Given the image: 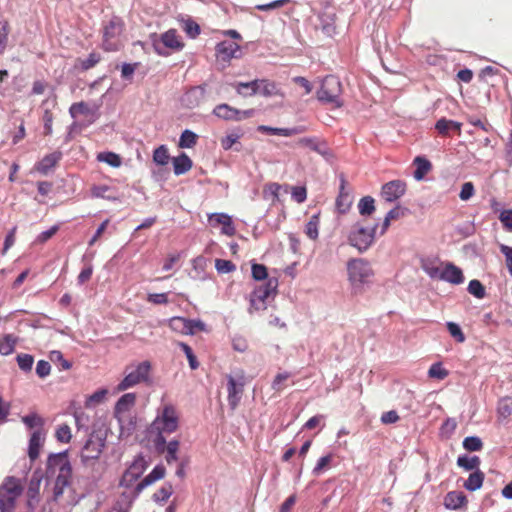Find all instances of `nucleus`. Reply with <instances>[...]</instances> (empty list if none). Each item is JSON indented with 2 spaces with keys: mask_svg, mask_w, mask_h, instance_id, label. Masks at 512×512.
<instances>
[{
  "mask_svg": "<svg viewBox=\"0 0 512 512\" xmlns=\"http://www.w3.org/2000/svg\"><path fill=\"white\" fill-rule=\"evenodd\" d=\"M148 467V463L141 455L137 456L132 464L123 473L120 486L125 488L134 487V493L140 494L146 487L154 482L161 480L165 476L166 469L163 465H157L154 469L141 481L139 478L143 475Z\"/></svg>",
  "mask_w": 512,
  "mask_h": 512,
  "instance_id": "1",
  "label": "nucleus"
},
{
  "mask_svg": "<svg viewBox=\"0 0 512 512\" xmlns=\"http://www.w3.org/2000/svg\"><path fill=\"white\" fill-rule=\"evenodd\" d=\"M125 22L119 16L104 21L101 28V48L106 52L119 51L124 46Z\"/></svg>",
  "mask_w": 512,
  "mask_h": 512,
  "instance_id": "2",
  "label": "nucleus"
},
{
  "mask_svg": "<svg viewBox=\"0 0 512 512\" xmlns=\"http://www.w3.org/2000/svg\"><path fill=\"white\" fill-rule=\"evenodd\" d=\"M178 418H155L147 429V437L153 442L156 450L163 453L166 437L178 428Z\"/></svg>",
  "mask_w": 512,
  "mask_h": 512,
  "instance_id": "3",
  "label": "nucleus"
},
{
  "mask_svg": "<svg viewBox=\"0 0 512 512\" xmlns=\"http://www.w3.org/2000/svg\"><path fill=\"white\" fill-rule=\"evenodd\" d=\"M46 472L50 476H56L55 483L70 486L72 479V466L68 453L61 452L50 454L47 459Z\"/></svg>",
  "mask_w": 512,
  "mask_h": 512,
  "instance_id": "4",
  "label": "nucleus"
},
{
  "mask_svg": "<svg viewBox=\"0 0 512 512\" xmlns=\"http://www.w3.org/2000/svg\"><path fill=\"white\" fill-rule=\"evenodd\" d=\"M26 428L30 431V440L28 446V456L30 460L35 461L44 445L47 431L44 428L43 418H22Z\"/></svg>",
  "mask_w": 512,
  "mask_h": 512,
  "instance_id": "5",
  "label": "nucleus"
},
{
  "mask_svg": "<svg viewBox=\"0 0 512 512\" xmlns=\"http://www.w3.org/2000/svg\"><path fill=\"white\" fill-rule=\"evenodd\" d=\"M342 84L338 77L329 75L326 76L321 84L320 89L317 91V99L325 104H330L335 108L343 105L341 101Z\"/></svg>",
  "mask_w": 512,
  "mask_h": 512,
  "instance_id": "6",
  "label": "nucleus"
},
{
  "mask_svg": "<svg viewBox=\"0 0 512 512\" xmlns=\"http://www.w3.org/2000/svg\"><path fill=\"white\" fill-rule=\"evenodd\" d=\"M153 49L159 56L167 57L172 53L181 51L185 43L176 29H169L152 42Z\"/></svg>",
  "mask_w": 512,
  "mask_h": 512,
  "instance_id": "7",
  "label": "nucleus"
},
{
  "mask_svg": "<svg viewBox=\"0 0 512 512\" xmlns=\"http://www.w3.org/2000/svg\"><path fill=\"white\" fill-rule=\"evenodd\" d=\"M227 400L232 409L236 408L244 393L247 376L244 370L235 369L226 375Z\"/></svg>",
  "mask_w": 512,
  "mask_h": 512,
  "instance_id": "8",
  "label": "nucleus"
},
{
  "mask_svg": "<svg viewBox=\"0 0 512 512\" xmlns=\"http://www.w3.org/2000/svg\"><path fill=\"white\" fill-rule=\"evenodd\" d=\"M23 487L20 480L15 477H7L0 486V510L11 512L17 498L22 494Z\"/></svg>",
  "mask_w": 512,
  "mask_h": 512,
  "instance_id": "9",
  "label": "nucleus"
},
{
  "mask_svg": "<svg viewBox=\"0 0 512 512\" xmlns=\"http://www.w3.org/2000/svg\"><path fill=\"white\" fill-rule=\"evenodd\" d=\"M277 286L276 278H269L265 284L257 286L250 295L249 312L266 309L267 300L277 293Z\"/></svg>",
  "mask_w": 512,
  "mask_h": 512,
  "instance_id": "10",
  "label": "nucleus"
},
{
  "mask_svg": "<svg viewBox=\"0 0 512 512\" xmlns=\"http://www.w3.org/2000/svg\"><path fill=\"white\" fill-rule=\"evenodd\" d=\"M347 271L348 279L353 286L368 283L374 274L369 262L364 259L350 260L347 263Z\"/></svg>",
  "mask_w": 512,
  "mask_h": 512,
  "instance_id": "11",
  "label": "nucleus"
},
{
  "mask_svg": "<svg viewBox=\"0 0 512 512\" xmlns=\"http://www.w3.org/2000/svg\"><path fill=\"white\" fill-rule=\"evenodd\" d=\"M151 370L149 361L139 363L132 371H130L124 379L117 385V391H125L135 385L147 381Z\"/></svg>",
  "mask_w": 512,
  "mask_h": 512,
  "instance_id": "12",
  "label": "nucleus"
},
{
  "mask_svg": "<svg viewBox=\"0 0 512 512\" xmlns=\"http://www.w3.org/2000/svg\"><path fill=\"white\" fill-rule=\"evenodd\" d=\"M375 224L370 229L357 223L356 230L353 231L349 236V241L352 246L357 248L360 252L366 251L374 242L375 232L377 228Z\"/></svg>",
  "mask_w": 512,
  "mask_h": 512,
  "instance_id": "13",
  "label": "nucleus"
},
{
  "mask_svg": "<svg viewBox=\"0 0 512 512\" xmlns=\"http://www.w3.org/2000/svg\"><path fill=\"white\" fill-rule=\"evenodd\" d=\"M213 114L218 118L228 121H241L254 115V110H238L228 104H219L213 109Z\"/></svg>",
  "mask_w": 512,
  "mask_h": 512,
  "instance_id": "14",
  "label": "nucleus"
},
{
  "mask_svg": "<svg viewBox=\"0 0 512 512\" xmlns=\"http://www.w3.org/2000/svg\"><path fill=\"white\" fill-rule=\"evenodd\" d=\"M407 190V184L403 180H392L385 183L380 192L381 198L388 203H392L400 199Z\"/></svg>",
  "mask_w": 512,
  "mask_h": 512,
  "instance_id": "15",
  "label": "nucleus"
},
{
  "mask_svg": "<svg viewBox=\"0 0 512 512\" xmlns=\"http://www.w3.org/2000/svg\"><path fill=\"white\" fill-rule=\"evenodd\" d=\"M104 445L101 438L89 437L81 451L82 463L87 465L90 461L97 460L102 454Z\"/></svg>",
  "mask_w": 512,
  "mask_h": 512,
  "instance_id": "16",
  "label": "nucleus"
},
{
  "mask_svg": "<svg viewBox=\"0 0 512 512\" xmlns=\"http://www.w3.org/2000/svg\"><path fill=\"white\" fill-rule=\"evenodd\" d=\"M439 279L454 285H459L464 282V275L459 267L452 263H447L442 269Z\"/></svg>",
  "mask_w": 512,
  "mask_h": 512,
  "instance_id": "17",
  "label": "nucleus"
},
{
  "mask_svg": "<svg viewBox=\"0 0 512 512\" xmlns=\"http://www.w3.org/2000/svg\"><path fill=\"white\" fill-rule=\"evenodd\" d=\"M205 97V88L196 86L189 89L182 98V103L185 107L193 109L199 106Z\"/></svg>",
  "mask_w": 512,
  "mask_h": 512,
  "instance_id": "18",
  "label": "nucleus"
},
{
  "mask_svg": "<svg viewBox=\"0 0 512 512\" xmlns=\"http://www.w3.org/2000/svg\"><path fill=\"white\" fill-rule=\"evenodd\" d=\"M240 51V46L232 41H222L216 46V55L218 59L229 62L237 57L236 53Z\"/></svg>",
  "mask_w": 512,
  "mask_h": 512,
  "instance_id": "19",
  "label": "nucleus"
},
{
  "mask_svg": "<svg viewBox=\"0 0 512 512\" xmlns=\"http://www.w3.org/2000/svg\"><path fill=\"white\" fill-rule=\"evenodd\" d=\"M209 220L213 226L221 225L222 233L227 236H234L236 229L233 225L232 218L224 213H214L209 216Z\"/></svg>",
  "mask_w": 512,
  "mask_h": 512,
  "instance_id": "20",
  "label": "nucleus"
},
{
  "mask_svg": "<svg viewBox=\"0 0 512 512\" xmlns=\"http://www.w3.org/2000/svg\"><path fill=\"white\" fill-rule=\"evenodd\" d=\"M40 486L41 479L33 476L29 481L27 489V505L31 509H34L40 501Z\"/></svg>",
  "mask_w": 512,
  "mask_h": 512,
  "instance_id": "21",
  "label": "nucleus"
},
{
  "mask_svg": "<svg viewBox=\"0 0 512 512\" xmlns=\"http://www.w3.org/2000/svg\"><path fill=\"white\" fill-rule=\"evenodd\" d=\"M283 190L285 193L288 192V185H280L276 182H270L265 184L263 187V198L271 201L272 204L280 201V191Z\"/></svg>",
  "mask_w": 512,
  "mask_h": 512,
  "instance_id": "22",
  "label": "nucleus"
},
{
  "mask_svg": "<svg viewBox=\"0 0 512 512\" xmlns=\"http://www.w3.org/2000/svg\"><path fill=\"white\" fill-rule=\"evenodd\" d=\"M467 502V497L460 491H451L444 498L445 507L453 510L466 506Z\"/></svg>",
  "mask_w": 512,
  "mask_h": 512,
  "instance_id": "23",
  "label": "nucleus"
},
{
  "mask_svg": "<svg viewBox=\"0 0 512 512\" xmlns=\"http://www.w3.org/2000/svg\"><path fill=\"white\" fill-rule=\"evenodd\" d=\"M345 185L346 181L344 178H342L340 184V192L336 199V208L341 214L346 213L352 203V198L350 194L345 190Z\"/></svg>",
  "mask_w": 512,
  "mask_h": 512,
  "instance_id": "24",
  "label": "nucleus"
},
{
  "mask_svg": "<svg viewBox=\"0 0 512 512\" xmlns=\"http://www.w3.org/2000/svg\"><path fill=\"white\" fill-rule=\"evenodd\" d=\"M413 164L416 166L413 176L418 181L424 179V177L432 170L431 162L423 156L415 157Z\"/></svg>",
  "mask_w": 512,
  "mask_h": 512,
  "instance_id": "25",
  "label": "nucleus"
},
{
  "mask_svg": "<svg viewBox=\"0 0 512 512\" xmlns=\"http://www.w3.org/2000/svg\"><path fill=\"white\" fill-rule=\"evenodd\" d=\"M61 159L60 152H53L51 154L46 155L40 162L36 165V170L42 174H47Z\"/></svg>",
  "mask_w": 512,
  "mask_h": 512,
  "instance_id": "26",
  "label": "nucleus"
},
{
  "mask_svg": "<svg viewBox=\"0 0 512 512\" xmlns=\"http://www.w3.org/2000/svg\"><path fill=\"white\" fill-rule=\"evenodd\" d=\"M136 395L134 393H126L122 395L115 405V414H124L131 410L135 405Z\"/></svg>",
  "mask_w": 512,
  "mask_h": 512,
  "instance_id": "27",
  "label": "nucleus"
},
{
  "mask_svg": "<svg viewBox=\"0 0 512 512\" xmlns=\"http://www.w3.org/2000/svg\"><path fill=\"white\" fill-rule=\"evenodd\" d=\"M435 128L441 135H448L451 130H454L457 132V134L461 133V123L448 120L446 118L439 119L436 124Z\"/></svg>",
  "mask_w": 512,
  "mask_h": 512,
  "instance_id": "28",
  "label": "nucleus"
},
{
  "mask_svg": "<svg viewBox=\"0 0 512 512\" xmlns=\"http://www.w3.org/2000/svg\"><path fill=\"white\" fill-rule=\"evenodd\" d=\"M484 478V473L481 470L477 469L476 471L469 475L468 479L464 482L463 486L468 491H476L482 487Z\"/></svg>",
  "mask_w": 512,
  "mask_h": 512,
  "instance_id": "29",
  "label": "nucleus"
},
{
  "mask_svg": "<svg viewBox=\"0 0 512 512\" xmlns=\"http://www.w3.org/2000/svg\"><path fill=\"white\" fill-rule=\"evenodd\" d=\"M258 92H260L265 97L283 96V93L281 92V89L278 87V85L275 82L269 81L267 79L259 80Z\"/></svg>",
  "mask_w": 512,
  "mask_h": 512,
  "instance_id": "30",
  "label": "nucleus"
},
{
  "mask_svg": "<svg viewBox=\"0 0 512 512\" xmlns=\"http://www.w3.org/2000/svg\"><path fill=\"white\" fill-rule=\"evenodd\" d=\"M173 167L176 175L185 174L192 168V160L185 153H182L173 159Z\"/></svg>",
  "mask_w": 512,
  "mask_h": 512,
  "instance_id": "31",
  "label": "nucleus"
},
{
  "mask_svg": "<svg viewBox=\"0 0 512 512\" xmlns=\"http://www.w3.org/2000/svg\"><path fill=\"white\" fill-rule=\"evenodd\" d=\"M170 326L174 329L182 326V328L189 330L190 333H193V328L196 327L198 329H203V324L200 321H189L182 317H174L170 320Z\"/></svg>",
  "mask_w": 512,
  "mask_h": 512,
  "instance_id": "32",
  "label": "nucleus"
},
{
  "mask_svg": "<svg viewBox=\"0 0 512 512\" xmlns=\"http://www.w3.org/2000/svg\"><path fill=\"white\" fill-rule=\"evenodd\" d=\"M235 89L237 93L243 96L254 95L259 91V80L257 79L251 82H238L235 85Z\"/></svg>",
  "mask_w": 512,
  "mask_h": 512,
  "instance_id": "33",
  "label": "nucleus"
},
{
  "mask_svg": "<svg viewBox=\"0 0 512 512\" xmlns=\"http://www.w3.org/2000/svg\"><path fill=\"white\" fill-rule=\"evenodd\" d=\"M96 159L99 162H104L114 168H118L122 165V158L120 155L111 151L98 153Z\"/></svg>",
  "mask_w": 512,
  "mask_h": 512,
  "instance_id": "34",
  "label": "nucleus"
},
{
  "mask_svg": "<svg viewBox=\"0 0 512 512\" xmlns=\"http://www.w3.org/2000/svg\"><path fill=\"white\" fill-rule=\"evenodd\" d=\"M480 458L478 456L468 457L466 455L459 456L457 459V465L465 470H474L478 469L480 465Z\"/></svg>",
  "mask_w": 512,
  "mask_h": 512,
  "instance_id": "35",
  "label": "nucleus"
},
{
  "mask_svg": "<svg viewBox=\"0 0 512 512\" xmlns=\"http://www.w3.org/2000/svg\"><path fill=\"white\" fill-rule=\"evenodd\" d=\"M17 343V338L13 335H5L2 340H0V354L7 356L13 353L15 349V345Z\"/></svg>",
  "mask_w": 512,
  "mask_h": 512,
  "instance_id": "36",
  "label": "nucleus"
},
{
  "mask_svg": "<svg viewBox=\"0 0 512 512\" xmlns=\"http://www.w3.org/2000/svg\"><path fill=\"white\" fill-rule=\"evenodd\" d=\"M319 223H320L319 214H314L310 217L309 221L306 224L305 233L312 240H316L318 238Z\"/></svg>",
  "mask_w": 512,
  "mask_h": 512,
  "instance_id": "37",
  "label": "nucleus"
},
{
  "mask_svg": "<svg viewBox=\"0 0 512 512\" xmlns=\"http://www.w3.org/2000/svg\"><path fill=\"white\" fill-rule=\"evenodd\" d=\"M375 201L371 196H365L358 203L359 213L362 216L371 215L375 211Z\"/></svg>",
  "mask_w": 512,
  "mask_h": 512,
  "instance_id": "38",
  "label": "nucleus"
},
{
  "mask_svg": "<svg viewBox=\"0 0 512 512\" xmlns=\"http://www.w3.org/2000/svg\"><path fill=\"white\" fill-rule=\"evenodd\" d=\"M108 394L107 389H99L96 392H94L92 395L88 396L85 401V407L86 408H92L100 403H102Z\"/></svg>",
  "mask_w": 512,
  "mask_h": 512,
  "instance_id": "39",
  "label": "nucleus"
},
{
  "mask_svg": "<svg viewBox=\"0 0 512 512\" xmlns=\"http://www.w3.org/2000/svg\"><path fill=\"white\" fill-rule=\"evenodd\" d=\"M173 493V487L171 484L166 483L159 488L152 496L153 500L157 503L165 502L170 498Z\"/></svg>",
  "mask_w": 512,
  "mask_h": 512,
  "instance_id": "40",
  "label": "nucleus"
},
{
  "mask_svg": "<svg viewBox=\"0 0 512 512\" xmlns=\"http://www.w3.org/2000/svg\"><path fill=\"white\" fill-rule=\"evenodd\" d=\"M197 143V135L190 131L185 130L182 132L179 140V147L180 148H192Z\"/></svg>",
  "mask_w": 512,
  "mask_h": 512,
  "instance_id": "41",
  "label": "nucleus"
},
{
  "mask_svg": "<svg viewBox=\"0 0 512 512\" xmlns=\"http://www.w3.org/2000/svg\"><path fill=\"white\" fill-rule=\"evenodd\" d=\"M179 449V441L172 440L168 444L165 443L164 451L167 452L166 461L168 464H171L174 461L178 460L177 452Z\"/></svg>",
  "mask_w": 512,
  "mask_h": 512,
  "instance_id": "42",
  "label": "nucleus"
},
{
  "mask_svg": "<svg viewBox=\"0 0 512 512\" xmlns=\"http://www.w3.org/2000/svg\"><path fill=\"white\" fill-rule=\"evenodd\" d=\"M153 161L158 165H166L168 163L169 153L165 145H161L154 150Z\"/></svg>",
  "mask_w": 512,
  "mask_h": 512,
  "instance_id": "43",
  "label": "nucleus"
},
{
  "mask_svg": "<svg viewBox=\"0 0 512 512\" xmlns=\"http://www.w3.org/2000/svg\"><path fill=\"white\" fill-rule=\"evenodd\" d=\"M449 372L442 366V363H434L428 370V375L430 378H435L438 380H443L448 376Z\"/></svg>",
  "mask_w": 512,
  "mask_h": 512,
  "instance_id": "44",
  "label": "nucleus"
},
{
  "mask_svg": "<svg viewBox=\"0 0 512 512\" xmlns=\"http://www.w3.org/2000/svg\"><path fill=\"white\" fill-rule=\"evenodd\" d=\"M463 447L470 452L480 451L483 447V443L479 437L469 436L463 440Z\"/></svg>",
  "mask_w": 512,
  "mask_h": 512,
  "instance_id": "45",
  "label": "nucleus"
},
{
  "mask_svg": "<svg viewBox=\"0 0 512 512\" xmlns=\"http://www.w3.org/2000/svg\"><path fill=\"white\" fill-rule=\"evenodd\" d=\"M178 345L182 349V351L185 353V355L188 359L190 368L192 370L197 369L199 367V362L197 361V358L194 355L192 348L184 342H179Z\"/></svg>",
  "mask_w": 512,
  "mask_h": 512,
  "instance_id": "46",
  "label": "nucleus"
},
{
  "mask_svg": "<svg viewBox=\"0 0 512 512\" xmlns=\"http://www.w3.org/2000/svg\"><path fill=\"white\" fill-rule=\"evenodd\" d=\"M10 26L7 21H0V55L4 53L7 43Z\"/></svg>",
  "mask_w": 512,
  "mask_h": 512,
  "instance_id": "47",
  "label": "nucleus"
},
{
  "mask_svg": "<svg viewBox=\"0 0 512 512\" xmlns=\"http://www.w3.org/2000/svg\"><path fill=\"white\" fill-rule=\"evenodd\" d=\"M468 292L478 299L485 297V287L479 280H471L468 284Z\"/></svg>",
  "mask_w": 512,
  "mask_h": 512,
  "instance_id": "48",
  "label": "nucleus"
},
{
  "mask_svg": "<svg viewBox=\"0 0 512 512\" xmlns=\"http://www.w3.org/2000/svg\"><path fill=\"white\" fill-rule=\"evenodd\" d=\"M55 437L59 442L69 443L72 438L71 428L67 424L60 425L56 429Z\"/></svg>",
  "mask_w": 512,
  "mask_h": 512,
  "instance_id": "49",
  "label": "nucleus"
},
{
  "mask_svg": "<svg viewBox=\"0 0 512 512\" xmlns=\"http://www.w3.org/2000/svg\"><path fill=\"white\" fill-rule=\"evenodd\" d=\"M497 411L499 416H510L512 413V398L504 397L499 400Z\"/></svg>",
  "mask_w": 512,
  "mask_h": 512,
  "instance_id": "50",
  "label": "nucleus"
},
{
  "mask_svg": "<svg viewBox=\"0 0 512 512\" xmlns=\"http://www.w3.org/2000/svg\"><path fill=\"white\" fill-rule=\"evenodd\" d=\"M69 113L72 118H77L79 115H86L89 113V106L81 101L77 103H73L69 108Z\"/></svg>",
  "mask_w": 512,
  "mask_h": 512,
  "instance_id": "51",
  "label": "nucleus"
},
{
  "mask_svg": "<svg viewBox=\"0 0 512 512\" xmlns=\"http://www.w3.org/2000/svg\"><path fill=\"white\" fill-rule=\"evenodd\" d=\"M17 363L21 370L25 372L31 371L34 363V358L30 354H19L17 356Z\"/></svg>",
  "mask_w": 512,
  "mask_h": 512,
  "instance_id": "52",
  "label": "nucleus"
},
{
  "mask_svg": "<svg viewBox=\"0 0 512 512\" xmlns=\"http://www.w3.org/2000/svg\"><path fill=\"white\" fill-rule=\"evenodd\" d=\"M183 29L191 38H196L200 34V26L193 20L188 19L184 22Z\"/></svg>",
  "mask_w": 512,
  "mask_h": 512,
  "instance_id": "53",
  "label": "nucleus"
},
{
  "mask_svg": "<svg viewBox=\"0 0 512 512\" xmlns=\"http://www.w3.org/2000/svg\"><path fill=\"white\" fill-rule=\"evenodd\" d=\"M100 60L101 55L99 53L92 52L86 59L81 60V68L83 70H89L93 68L96 64H98Z\"/></svg>",
  "mask_w": 512,
  "mask_h": 512,
  "instance_id": "54",
  "label": "nucleus"
},
{
  "mask_svg": "<svg viewBox=\"0 0 512 512\" xmlns=\"http://www.w3.org/2000/svg\"><path fill=\"white\" fill-rule=\"evenodd\" d=\"M447 329H448L450 335L453 338H455L457 342L463 343L465 341V335L462 332V330L458 324H456L454 322H448Z\"/></svg>",
  "mask_w": 512,
  "mask_h": 512,
  "instance_id": "55",
  "label": "nucleus"
},
{
  "mask_svg": "<svg viewBox=\"0 0 512 512\" xmlns=\"http://www.w3.org/2000/svg\"><path fill=\"white\" fill-rule=\"evenodd\" d=\"M54 116L51 110L45 109L42 116V121L44 124V135L48 136L52 134V124H53Z\"/></svg>",
  "mask_w": 512,
  "mask_h": 512,
  "instance_id": "56",
  "label": "nucleus"
},
{
  "mask_svg": "<svg viewBox=\"0 0 512 512\" xmlns=\"http://www.w3.org/2000/svg\"><path fill=\"white\" fill-rule=\"evenodd\" d=\"M215 267L219 273H230L236 269L234 263L224 259H216Z\"/></svg>",
  "mask_w": 512,
  "mask_h": 512,
  "instance_id": "57",
  "label": "nucleus"
},
{
  "mask_svg": "<svg viewBox=\"0 0 512 512\" xmlns=\"http://www.w3.org/2000/svg\"><path fill=\"white\" fill-rule=\"evenodd\" d=\"M49 358L52 362L59 363L63 370H68L71 368V363L64 359L63 354L60 351H51Z\"/></svg>",
  "mask_w": 512,
  "mask_h": 512,
  "instance_id": "58",
  "label": "nucleus"
},
{
  "mask_svg": "<svg viewBox=\"0 0 512 512\" xmlns=\"http://www.w3.org/2000/svg\"><path fill=\"white\" fill-rule=\"evenodd\" d=\"M291 195H292V198L297 202V203H303L306 201L307 199V190L304 186H293L291 188Z\"/></svg>",
  "mask_w": 512,
  "mask_h": 512,
  "instance_id": "59",
  "label": "nucleus"
},
{
  "mask_svg": "<svg viewBox=\"0 0 512 512\" xmlns=\"http://www.w3.org/2000/svg\"><path fill=\"white\" fill-rule=\"evenodd\" d=\"M252 277L257 280H265L268 276L267 268L263 264H253L252 265Z\"/></svg>",
  "mask_w": 512,
  "mask_h": 512,
  "instance_id": "60",
  "label": "nucleus"
},
{
  "mask_svg": "<svg viewBox=\"0 0 512 512\" xmlns=\"http://www.w3.org/2000/svg\"><path fill=\"white\" fill-rule=\"evenodd\" d=\"M475 193V188L472 182H465L462 187L461 191L459 193V198L462 201L469 200Z\"/></svg>",
  "mask_w": 512,
  "mask_h": 512,
  "instance_id": "61",
  "label": "nucleus"
},
{
  "mask_svg": "<svg viewBox=\"0 0 512 512\" xmlns=\"http://www.w3.org/2000/svg\"><path fill=\"white\" fill-rule=\"evenodd\" d=\"M331 461H332L331 454H328L326 456L319 458L316 466L313 468V474L319 475L325 468H327L329 466Z\"/></svg>",
  "mask_w": 512,
  "mask_h": 512,
  "instance_id": "62",
  "label": "nucleus"
},
{
  "mask_svg": "<svg viewBox=\"0 0 512 512\" xmlns=\"http://www.w3.org/2000/svg\"><path fill=\"white\" fill-rule=\"evenodd\" d=\"M499 220L508 231H512V209L503 210L499 215Z\"/></svg>",
  "mask_w": 512,
  "mask_h": 512,
  "instance_id": "63",
  "label": "nucleus"
},
{
  "mask_svg": "<svg viewBox=\"0 0 512 512\" xmlns=\"http://www.w3.org/2000/svg\"><path fill=\"white\" fill-rule=\"evenodd\" d=\"M58 230L59 227L57 225L52 226L50 229L40 233L36 238V242L40 244L47 242L57 233Z\"/></svg>",
  "mask_w": 512,
  "mask_h": 512,
  "instance_id": "64",
  "label": "nucleus"
}]
</instances>
